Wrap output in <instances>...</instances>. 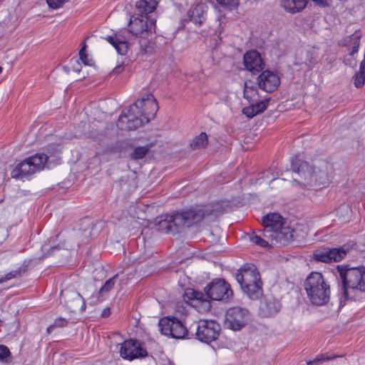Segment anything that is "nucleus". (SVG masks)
Returning a JSON list of instances; mask_svg holds the SVG:
<instances>
[{
	"label": "nucleus",
	"instance_id": "de8ad7c7",
	"mask_svg": "<svg viewBox=\"0 0 365 365\" xmlns=\"http://www.w3.org/2000/svg\"><path fill=\"white\" fill-rule=\"evenodd\" d=\"M123 66H117L113 68V73L115 74H118V73H121L123 71Z\"/></svg>",
	"mask_w": 365,
	"mask_h": 365
},
{
	"label": "nucleus",
	"instance_id": "e433bc0d",
	"mask_svg": "<svg viewBox=\"0 0 365 365\" xmlns=\"http://www.w3.org/2000/svg\"><path fill=\"white\" fill-rule=\"evenodd\" d=\"M79 59L86 66H91L92 64V60L90 59L88 55L86 53L85 44H83V47L79 51Z\"/></svg>",
	"mask_w": 365,
	"mask_h": 365
},
{
	"label": "nucleus",
	"instance_id": "ea45409f",
	"mask_svg": "<svg viewBox=\"0 0 365 365\" xmlns=\"http://www.w3.org/2000/svg\"><path fill=\"white\" fill-rule=\"evenodd\" d=\"M68 1L69 0H47V4L50 8L56 9Z\"/></svg>",
	"mask_w": 365,
	"mask_h": 365
},
{
	"label": "nucleus",
	"instance_id": "5701e85b",
	"mask_svg": "<svg viewBox=\"0 0 365 365\" xmlns=\"http://www.w3.org/2000/svg\"><path fill=\"white\" fill-rule=\"evenodd\" d=\"M269 99L261 101L242 108V113L249 118H252L262 113L267 107Z\"/></svg>",
	"mask_w": 365,
	"mask_h": 365
},
{
	"label": "nucleus",
	"instance_id": "0eeeda50",
	"mask_svg": "<svg viewBox=\"0 0 365 365\" xmlns=\"http://www.w3.org/2000/svg\"><path fill=\"white\" fill-rule=\"evenodd\" d=\"M304 286L312 304L323 306L328 303L330 298V286L322 273L311 272L307 277Z\"/></svg>",
	"mask_w": 365,
	"mask_h": 365
},
{
	"label": "nucleus",
	"instance_id": "a878e982",
	"mask_svg": "<svg viewBox=\"0 0 365 365\" xmlns=\"http://www.w3.org/2000/svg\"><path fill=\"white\" fill-rule=\"evenodd\" d=\"M157 4V0H140L136 2L135 7L140 13V15L148 16L155 9Z\"/></svg>",
	"mask_w": 365,
	"mask_h": 365
},
{
	"label": "nucleus",
	"instance_id": "cd10ccee",
	"mask_svg": "<svg viewBox=\"0 0 365 365\" xmlns=\"http://www.w3.org/2000/svg\"><path fill=\"white\" fill-rule=\"evenodd\" d=\"M258 91L255 86L251 81H247L245 83L244 98L249 101H255L257 100Z\"/></svg>",
	"mask_w": 365,
	"mask_h": 365
},
{
	"label": "nucleus",
	"instance_id": "393cba45",
	"mask_svg": "<svg viewBox=\"0 0 365 365\" xmlns=\"http://www.w3.org/2000/svg\"><path fill=\"white\" fill-rule=\"evenodd\" d=\"M281 308L279 302L275 299H267L262 306L264 317H270L277 314Z\"/></svg>",
	"mask_w": 365,
	"mask_h": 365
},
{
	"label": "nucleus",
	"instance_id": "bb28decb",
	"mask_svg": "<svg viewBox=\"0 0 365 365\" xmlns=\"http://www.w3.org/2000/svg\"><path fill=\"white\" fill-rule=\"evenodd\" d=\"M29 161L32 165L35 172H38L43 169L46 163L48 157L43 153L36 154L28 158Z\"/></svg>",
	"mask_w": 365,
	"mask_h": 365
},
{
	"label": "nucleus",
	"instance_id": "20e7f679",
	"mask_svg": "<svg viewBox=\"0 0 365 365\" xmlns=\"http://www.w3.org/2000/svg\"><path fill=\"white\" fill-rule=\"evenodd\" d=\"M206 297L192 289H186L182 296L183 301L188 305L195 307L198 312H205L210 309V303L207 298L212 300H223L230 298L232 292L229 284L224 279L212 281L205 288Z\"/></svg>",
	"mask_w": 365,
	"mask_h": 365
},
{
	"label": "nucleus",
	"instance_id": "f257e3e1",
	"mask_svg": "<svg viewBox=\"0 0 365 365\" xmlns=\"http://www.w3.org/2000/svg\"><path fill=\"white\" fill-rule=\"evenodd\" d=\"M292 169L296 177L292 185H301L307 188L326 186L329 184L331 174V165L324 160H316L312 165L304 161L292 163Z\"/></svg>",
	"mask_w": 365,
	"mask_h": 365
},
{
	"label": "nucleus",
	"instance_id": "7ed1b4c3",
	"mask_svg": "<svg viewBox=\"0 0 365 365\" xmlns=\"http://www.w3.org/2000/svg\"><path fill=\"white\" fill-rule=\"evenodd\" d=\"M214 212L213 205H204L197 210L161 215L155 220V225L157 230L163 233L175 234L185 227L200 222L205 216L212 215Z\"/></svg>",
	"mask_w": 365,
	"mask_h": 365
},
{
	"label": "nucleus",
	"instance_id": "f704fd0d",
	"mask_svg": "<svg viewBox=\"0 0 365 365\" xmlns=\"http://www.w3.org/2000/svg\"><path fill=\"white\" fill-rule=\"evenodd\" d=\"M250 240L253 243L262 247H267L272 244L270 239L266 237L262 238L261 236L257 235L252 236Z\"/></svg>",
	"mask_w": 365,
	"mask_h": 365
},
{
	"label": "nucleus",
	"instance_id": "a19ab883",
	"mask_svg": "<svg viewBox=\"0 0 365 365\" xmlns=\"http://www.w3.org/2000/svg\"><path fill=\"white\" fill-rule=\"evenodd\" d=\"M20 275V271L14 270L7 273L4 277L0 279V283L16 278Z\"/></svg>",
	"mask_w": 365,
	"mask_h": 365
},
{
	"label": "nucleus",
	"instance_id": "39448f33",
	"mask_svg": "<svg viewBox=\"0 0 365 365\" xmlns=\"http://www.w3.org/2000/svg\"><path fill=\"white\" fill-rule=\"evenodd\" d=\"M337 271L342 283L345 299H354L355 292H365V267H346L338 265Z\"/></svg>",
	"mask_w": 365,
	"mask_h": 365
},
{
	"label": "nucleus",
	"instance_id": "c85d7f7f",
	"mask_svg": "<svg viewBox=\"0 0 365 365\" xmlns=\"http://www.w3.org/2000/svg\"><path fill=\"white\" fill-rule=\"evenodd\" d=\"M207 144V135L205 133H201L192 140L190 146L194 150H200L204 148Z\"/></svg>",
	"mask_w": 365,
	"mask_h": 365
},
{
	"label": "nucleus",
	"instance_id": "f8f14e48",
	"mask_svg": "<svg viewBox=\"0 0 365 365\" xmlns=\"http://www.w3.org/2000/svg\"><path fill=\"white\" fill-rule=\"evenodd\" d=\"M250 319L249 312L241 307H232L226 312L225 324L234 331L240 330Z\"/></svg>",
	"mask_w": 365,
	"mask_h": 365
},
{
	"label": "nucleus",
	"instance_id": "423d86ee",
	"mask_svg": "<svg viewBox=\"0 0 365 365\" xmlns=\"http://www.w3.org/2000/svg\"><path fill=\"white\" fill-rule=\"evenodd\" d=\"M284 218L278 213L271 212L262 218L263 237L271 240V243L286 245L293 237V230L284 226Z\"/></svg>",
	"mask_w": 365,
	"mask_h": 365
},
{
	"label": "nucleus",
	"instance_id": "37998d69",
	"mask_svg": "<svg viewBox=\"0 0 365 365\" xmlns=\"http://www.w3.org/2000/svg\"><path fill=\"white\" fill-rule=\"evenodd\" d=\"M262 178L267 180H273L277 178L272 170H268L262 173Z\"/></svg>",
	"mask_w": 365,
	"mask_h": 365
},
{
	"label": "nucleus",
	"instance_id": "2f4dec72",
	"mask_svg": "<svg viewBox=\"0 0 365 365\" xmlns=\"http://www.w3.org/2000/svg\"><path fill=\"white\" fill-rule=\"evenodd\" d=\"M61 297L63 299H64L66 301L70 297L74 299L75 300L81 301L82 305H81V309L82 310H84L86 309L85 302H84L83 299H82L81 294L79 293H78L77 292L64 289V290L61 291Z\"/></svg>",
	"mask_w": 365,
	"mask_h": 365
},
{
	"label": "nucleus",
	"instance_id": "9b49d317",
	"mask_svg": "<svg viewBox=\"0 0 365 365\" xmlns=\"http://www.w3.org/2000/svg\"><path fill=\"white\" fill-rule=\"evenodd\" d=\"M220 330V326L213 320L201 319L198 322L196 331L197 339L204 343L215 341Z\"/></svg>",
	"mask_w": 365,
	"mask_h": 365
},
{
	"label": "nucleus",
	"instance_id": "9d476101",
	"mask_svg": "<svg viewBox=\"0 0 365 365\" xmlns=\"http://www.w3.org/2000/svg\"><path fill=\"white\" fill-rule=\"evenodd\" d=\"M161 334L174 339H183L187 330L182 323L175 317H164L159 322Z\"/></svg>",
	"mask_w": 365,
	"mask_h": 365
},
{
	"label": "nucleus",
	"instance_id": "412c9836",
	"mask_svg": "<svg viewBox=\"0 0 365 365\" xmlns=\"http://www.w3.org/2000/svg\"><path fill=\"white\" fill-rule=\"evenodd\" d=\"M269 99L261 101L242 108V113L249 118H252L262 113L267 107Z\"/></svg>",
	"mask_w": 365,
	"mask_h": 365
},
{
	"label": "nucleus",
	"instance_id": "79ce46f5",
	"mask_svg": "<svg viewBox=\"0 0 365 365\" xmlns=\"http://www.w3.org/2000/svg\"><path fill=\"white\" fill-rule=\"evenodd\" d=\"M331 358L325 357L324 356H317L312 361H310L308 365H319L325 361L330 360Z\"/></svg>",
	"mask_w": 365,
	"mask_h": 365
},
{
	"label": "nucleus",
	"instance_id": "f3484780",
	"mask_svg": "<svg viewBox=\"0 0 365 365\" xmlns=\"http://www.w3.org/2000/svg\"><path fill=\"white\" fill-rule=\"evenodd\" d=\"M361 36V31L356 30L351 35L345 36L339 41L338 45L341 47H346L349 55L354 56L359 51Z\"/></svg>",
	"mask_w": 365,
	"mask_h": 365
},
{
	"label": "nucleus",
	"instance_id": "8fccbe9b",
	"mask_svg": "<svg viewBox=\"0 0 365 365\" xmlns=\"http://www.w3.org/2000/svg\"><path fill=\"white\" fill-rule=\"evenodd\" d=\"M56 249L59 250L60 248L58 247V246H57V247H56V246L53 247H52V251H53V250H56Z\"/></svg>",
	"mask_w": 365,
	"mask_h": 365
},
{
	"label": "nucleus",
	"instance_id": "58836bf2",
	"mask_svg": "<svg viewBox=\"0 0 365 365\" xmlns=\"http://www.w3.org/2000/svg\"><path fill=\"white\" fill-rule=\"evenodd\" d=\"M11 352L7 346L0 345V360L8 361L7 358L9 357Z\"/></svg>",
	"mask_w": 365,
	"mask_h": 365
},
{
	"label": "nucleus",
	"instance_id": "a18cd8bd",
	"mask_svg": "<svg viewBox=\"0 0 365 365\" xmlns=\"http://www.w3.org/2000/svg\"><path fill=\"white\" fill-rule=\"evenodd\" d=\"M71 68L73 71L79 73L81 71V66L78 59L71 60Z\"/></svg>",
	"mask_w": 365,
	"mask_h": 365
},
{
	"label": "nucleus",
	"instance_id": "aec40b11",
	"mask_svg": "<svg viewBox=\"0 0 365 365\" xmlns=\"http://www.w3.org/2000/svg\"><path fill=\"white\" fill-rule=\"evenodd\" d=\"M36 172L34 169H33L32 165L27 158L16 165V167L11 171V175L13 178H23L28 175L34 174Z\"/></svg>",
	"mask_w": 365,
	"mask_h": 365
},
{
	"label": "nucleus",
	"instance_id": "ddd939ff",
	"mask_svg": "<svg viewBox=\"0 0 365 365\" xmlns=\"http://www.w3.org/2000/svg\"><path fill=\"white\" fill-rule=\"evenodd\" d=\"M120 355L122 358L131 361L134 359L145 357L148 352L140 341L128 339L120 344Z\"/></svg>",
	"mask_w": 365,
	"mask_h": 365
},
{
	"label": "nucleus",
	"instance_id": "1a4fd4ad",
	"mask_svg": "<svg viewBox=\"0 0 365 365\" xmlns=\"http://www.w3.org/2000/svg\"><path fill=\"white\" fill-rule=\"evenodd\" d=\"M128 30L134 36L147 38L155 30V21L146 15L132 17L128 24Z\"/></svg>",
	"mask_w": 365,
	"mask_h": 365
},
{
	"label": "nucleus",
	"instance_id": "b1692460",
	"mask_svg": "<svg viewBox=\"0 0 365 365\" xmlns=\"http://www.w3.org/2000/svg\"><path fill=\"white\" fill-rule=\"evenodd\" d=\"M307 4L306 0H281V6L290 13L302 11L306 7Z\"/></svg>",
	"mask_w": 365,
	"mask_h": 365
},
{
	"label": "nucleus",
	"instance_id": "4be33fe9",
	"mask_svg": "<svg viewBox=\"0 0 365 365\" xmlns=\"http://www.w3.org/2000/svg\"><path fill=\"white\" fill-rule=\"evenodd\" d=\"M269 99L261 101L242 108V113L249 118H252L262 113L267 107Z\"/></svg>",
	"mask_w": 365,
	"mask_h": 365
},
{
	"label": "nucleus",
	"instance_id": "603ef678",
	"mask_svg": "<svg viewBox=\"0 0 365 365\" xmlns=\"http://www.w3.org/2000/svg\"><path fill=\"white\" fill-rule=\"evenodd\" d=\"M2 72V68L0 66V73Z\"/></svg>",
	"mask_w": 365,
	"mask_h": 365
},
{
	"label": "nucleus",
	"instance_id": "3c124183",
	"mask_svg": "<svg viewBox=\"0 0 365 365\" xmlns=\"http://www.w3.org/2000/svg\"><path fill=\"white\" fill-rule=\"evenodd\" d=\"M86 236H88L90 235V231L85 230Z\"/></svg>",
	"mask_w": 365,
	"mask_h": 365
},
{
	"label": "nucleus",
	"instance_id": "4c0bfd02",
	"mask_svg": "<svg viewBox=\"0 0 365 365\" xmlns=\"http://www.w3.org/2000/svg\"><path fill=\"white\" fill-rule=\"evenodd\" d=\"M68 323V321L63 318H58L55 320L53 324L49 326L47 329V331L50 333L52 331L54 327H65Z\"/></svg>",
	"mask_w": 365,
	"mask_h": 365
},
{
	"label": "nucleus",
	"instance_id": "7c9ffc66",
	"mask_svg": "<svg viewBox=\"0 0 365 365\" xmlns=\"http://www.w3.org/2000/svg\"><path fill=\"white\" fill-rule=\"evenodd\" d=\"M117 279L118 274H115L113 277L106 280L98 292L100 297H103L105 294L108 293L114 287L117 282Z\"/></svg>",
	"mask_w": 365,
	"mask_h": 365
},
{
	"label": "nucleus",
	"instance_id": "09e8293b",
	"mask_svg": "<svg viewBox=\"0 0 365 365\" xmlns=\"http://www.w3.org/2000/svg\"><path fill=\"white\" fill-rule=\"evenodd\" d=\"M108 314H109V312L108 311L107 312L106 310H104L103 314H102V315L103 317H107V316H108Z\"/></svg>",
	"mask_w": 365,
	"mask_h": 365
},
{
	"label": "nucleus",
	"instance_id": "72a5a7b5",
	"mask_svg": "<svg viewBox=\"0 0 365 365\" xmlns=\"http://www.w3.org/2000/svg\"><path fill=\"white\" fill-rule=\"evenodd\" d=\"M149 148L147 146L137 147L134 149L131 154V158L134 160H138L143 158L145 155L148 153Z\"/></svg>",
	"mask_w": 365,
	"mask_h": 365
},
{
	"label": "nucleus",
	"instance_id": "2eb2a0df",
	"mask_svg": "<svg viewBox=\"0 0 365 365\" xmlns=\"http://www.w3.org/2000/svg\"><path fill=\"white\" fill-rule=\"evenodd\" d=\"M257 80L258 87L267 93L274 91L280 84V79L277 73L269 70L263 71Z\"/></svg>",
	"mask_w": 365,
	"mask_h": 365
},
{
	"label": "nucleus",
	"instance_id": "f03ea898",
	"mask_svg": "<svg viewBox=\"0 0 365 365\" xmlns=\"http://www.w3.org/2000/svg\"><path fill=\"white\" fill-rule=\"evenodd\" d=\"M158 109L155 98L152 94H146L123 110L118 119L121 129L135 130L153 118Z\"/></svg>",
	"mask_w": 365,
	"mask_h": 365
},
{
	"label": "nucleus",
	"instance_id": "6e6552de",
	"mask_svg": "<svg viewBox=\"0 0 365 365\" xmlns=\"http://www.w3.org/2000/svg\"><path fill=\"white\" fill-rule=\"evenodd\" d=\"M236 280L250 299H257L262 294L259 273L252 264H245L237 271Z\"/></svg>",
	"mask_w": 365,
	"mask_h": 365
},
{
	"label": "nucleus",
	"instance_id": "c9c22d12",
	"mask_svg": "<svg viewBox=\"0 0 365 365\" xmlns=\"http://www.w3.org/2000/svg\"><path fill=\"white\" fill-rule=\"evenodd\" d=\"M222 6L232 10L237 8L239 4V0H216Z\"/></svg>",
	"mask_w": 365,
	"mask_h": 365
},
{
	"label": "nucleus",
	"instance_id": "c03bdc74",
	"mask_svg": "<svg viewBox=\"0 0 365 365\" xmlns=\"http://www.w3.org/2000/svg\"><path fill=\"white\" fill-rule=\"evenodd\" d=\"M348 56H345L344 58V64L349 66H354L356 65V62L354 58H353L354 56H349V54Z\"/></svg>",
	"mask_w": 365,
	"mask_h": 365
},
{
	"label": "nucleus",
	"instance_id": "473e14b6",
	"mask_svg": "<svg viewBox=\"0 0 365 365\" xmlns=\"http://www.w3.org/2000/svg\"><path fill=\"white\" fill-rule=\"evenodd\" d=\"M140 48L142 53H152L155 50V44L147 38H142L140 41Z\"/></svg>",
	"mask_w": 365,
	"mask_h": 365
},
{
	"label": "nucleus",
	"instance_id": "dca6fc26",
	"mask_svg": "<svg viewBox=\"0 0 365 365\" xmlns=\"http://www.w3.org/2000/svg\"><path fill=\"white\" fill-rule=\"evenodd\" d=\"M246 69L252 73L261 71L264 63L260 54L256 50H251L245 53L243 58Z\"/></svg>",
	"mask_w": 365,
	"mask_h": 365
},
{
	"label": "nucleus",
	"instance_id": "6ab92c4d",
	"mask_svg": "<svg viewBox=\"0 0 365 365\" xmlns=\"http://www.w3.org/2000/svg\"><path fill=\"white\" fill-rule=\"evenodd\" d=\"M206 16L207 6L202 3L197 4L196 6L189 12L190 20L195 25L200 26L205 21Z\"/></svg>",
	"mask_w": 365,
	"mask_h": 365
},
{
	"label": "nucleus",
	"instance_id": "4468645a",
	"mask_svg": "<svg viewBox=\"0 0 365 365\" xmlns=\"http://www.w3.org/2000/svg\"><path fill=\"white\" fill-rule=\"evenodd\" d=\"M348 250L345 247L339 248H325L322 250H317L313 253L312 258L317 262L329 263L331 262H339L343 259Z\"/></svg>",
	"mask_w": 365,
	"mask_h": 365
},
{
	"label": "nucleus",
	"instance_id": "49530a36",
	"mask_svg": "<svg viewBox=\"0 0 365 365\" xmlns=\"http://www.w3.org/2000/svg\"><path fill=\"white\" fill-rule=\"evenodd\" d=\"M317 5L325 7L329 5L327 0H312Z\"/></svg>",
	"mask_w": 365,
	"mask_h": 365
},
{
	"label": "nucleus",
	"instance_id": "c756f323",
	"mask_svg": "<svg viewBox=\"0 0 365 365\" xmlns=\"http://www.w3.org/2000/svg\"><path fill=\"white\" fill-rule=\"evenodd\" d=\"M352 78L356 88H362L365 83V66L359 65V71L354 74Z\"/></svg>",
	"mask_w": 365,
	"mask_h": 365
},
{
	"label": "nucleus",
	"instance_id": "a211bd4d",
	"mask_svg": "<svg viewBox=\"0 0 365 365\" xmlns=\"http://www.w3.org/2000/svg\"><path fill=\"white\" fill-rule=\"evenodd\" d=\"M111 44L120 55H125L128 50V43L125 36L120 34H114L103 38Z\"/></svg>",
	"mask_w": 365,
	"mask_h": 365
}]
</instances>
